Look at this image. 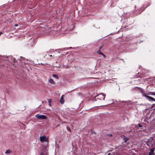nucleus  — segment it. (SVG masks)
I'll return each mask as SVG.
<instances>
[{"label": "nucleus", "mask_w": 155, "mask_h": 155, "mask_svg": "<svg viewBox=\"0 0 155 155\" xmlns=\"http://www.w3.org/2000/svg\"><path fill=\"white\" fill-rule=\"evenodd\" d=\"M134 89L135 90L138 89L140 91V92L142 93L143 96L147 98L149 101H150V100H152L155 101V99L152 97L149 96L145 94L144 93V91L142 89V88L139 87H135Z\"/></svg>", "instance_id": "obj_1"}, {"label": "nucleus", "mask_w": 155, "mask_h": 155, "mask_svg": "<svg viewBox=\"0 0 155 155\" xmlns=\"http://www.w3.org/2000/svg\"><path fill=\"white\" fill-rule=\"evenodd\" d=\"M35 117L38 119L41 120L46 119L47 117L44 115H39L37 114L36 115Z\"/></svg>", "instance_id": "obj_2"}, {"label": "nucleus", "mask_w": 155, "mask_h": 155, "mask_svg": "<svg viewBox=\"0 0 155 155\" xmlns=\"http://www.w3.org/2000/svg\"><path fill=\"white\" fill-rule=\"evenodd\" d=\"M40 141L41 142L47 141L48 140V138L46 137L45 135H43L42 136H41L40 137Z\"/></svg>", "instance_id": "obj_3"}, {"label": "nucleus", "mask_w": 155, "mask_h": 155, "mask_svg": "<svg viewBox=\"0 0 155 155\" xmlns=\"http://www.w3.org/2000/svg\"><path fill=\"white\" fill-rule=\"evenodd\" d=\"M63 95H62L60 98V102L61 104H63L64 103V101L63 98Z\"/></svg>", "instance_id": "obj_4"}, {"label": "nucleus", "mask_w": 155, "mask_h": 155, "mask_svg": "<svg viewBox=\"0 0 155 155\" xmlns=\"http://www.w3.org/2000/svg\"><path fill=\"white\" fill-rule=\"evenodd\" d=\"M150 152L149 153V155H154V149H150Z\"/></svg>", "instance_id": "obj_5"}, {"label": "nucleus", "mask_w": 155, "mask_h": 155, "mask_svg": "<svg viewBox=\"0 0 155 155\" xmlns=\"http://www.w3.org/2000/svg\"><path fill=\"white\" fill-rule=\"evenodd\" d=\"M102 95H101V94L99 95V96H100V97L101 98V99H103V100H104V99H105V97L104 96L105 95H104V93H102L101 94Z\"/></svg>", "instance_id": "obj_6"}, {"label": "nucleus", "mask_w": 155, "mask_h": 155, "mask_svg": "<svg viewBox=\"0 0 155 155\" xmlns=\"http://www.w3.org/2000/svg\"><path fill=\"white\" fill-rule=\"evenodd\" d=\"M49 82L52 84H55V82L54 80L51 78H50L49 80Z\"/></svg>", "instance_id": "obj_7"}, {"label": "nucleus", "mask_w": 155, "mask_h": 155, "mask_svg": "<svg viewBox=\"0 0 155 155\" xmlns=\"http://www.w3.org/2000/svg\"><path fill=\"white\" fill-rule=\"evenodd\" d=\"M52 76L53 77H54V78L57 79H59V77H58V75L57 74H53L52 75Z\"/></svg>", "instance_id": "obj_8"}, {"label": "nucleus", "mask_w": 155, "mask_h": 155, "mask_svg": "<svg viewBox=\"0 0 155 155\" xmlns=\"http://www.w3.org/2000/svg\"><path fill=\"white\" fill-rule=\"evenodd\" d=\"M125 103H126L125 101H120L119 104H118L120 105L119 106H122V104L121 103L125 104Z\"/></svg>", "instance_id": "obj_9"}, {"label": "nucleus", "mask_w": 155, "mask_h": 155, "mask_svg": "<svg viewBox=\"0 0 155 155\" xmlns=\"http://www.w3.org/2000/svg\"><path fill=\"white\" fill-rule=\"evenodd\" d=\"M12 153V151L10 150L9 149L7 150H6V151L5 152V154H7V153Z\"/></svg>", "instance_id": "obj_10"}, {"label": "nucleus", "mask_w": 155, "mask_h": 155, "mask_svg": "<svg viewBox=\"0 0 155 155\" xmlns=\"http://www.w3.org/2000/svg\"><path fill=\"white\" fill-rule=\"evenodd\" d=\"M97 53L100 54H101V55H102V54H103V53L101 52V51H100V50H98L97 51Z\"/></svg>", "instance_id": "obj_11"}, {"label": "nucleus", "mask_w": 155, "mask_h": 155, "mask_svg": "<svg viewBox=\"0 0 155 155\" xmlns=\"http://www.w3.org/2000/svg\"><path fill=\"white\" fill-rule=\"evenodd\" d=\"M149 94L151 95H155V92H150L149 93Z\"/></svg>", "instance_id": "obj_12"}, {"label": "nucleus", "mask_w": 155, "mask_h": 155, "mask_svg": "<svg viewBox=\"0 0 155 155\" xmlns=\"http://www.w3.org/2000/svg\"><path fill=\"white\" fill-rule=\"evenodd\" d=\"M48 102H49V105H51V100L50 99H49L48 100Z\"/></svg>", "instance_id": "obj_13"}, {"label": "nucleus", "mask_w": 155, "mask_h": 155, "mask_svg": "<svg viewBox=\"0 0 155 155\" xmlns=\"http://www.w3.org/2000/svg\"><path fill=\"white\" fill-rule=\"evenodd\" d=\"M4 59L6 61H8V57H5Z\"/></svg>", "instance_id": "obj_14"}, {"label": "nucleus", "mask_w": 155, "mask_h": 155, "mask_svg": "<svg viewBox=\"0 0 155 155\" xmlns=\"http://www.w3.org/2000/svg\"><path fill=\"white\" fill-rule=\"evenodd\" d=\"M103 47V45H102L100 47H99V49L98 50H100V51L101 49H102Z\"/></svg>", "instance_id": "obj_15"}, {"label": "nucleus", "mask_w": 155, "mask_h": 155, "mask_svg": "<svg viewBox=\"0 0 155 155\" xmlns=\"http://www.w3.org/2000/svg\"><path fill=\"white\" fill-rule=\"evenodd\" d=\"M124 142H126V137H124Z\"/></svg>", "instance_id": "obj_16"}, {"label": "nucleus", "mask_w": 155, "mask_h": 155, "mask_svg": "<svg viewBox=\"0 0 155 155\" xmlns=\"http://www.w3.org/2000/svg\"><path fill=\"white\" fill-rule=\"evenodd\" d=\"M14 26H15V27H17L18 26V24H15Z\"/></svg>", "instance_id": "obj_17"}, {"label": "nucleus", "mask_w": 155, "mask_h": 155, "mask_svg": "<svg viewBox=\"0 0 155 155\" xmlns=\"http://www.w3.org/2000/svg\"><path fill=\"white\" fill-rule=\"evenodd\" d=\"M102 55L104 57H106V56L104 54H102Z\"/></svg>", "instance_id": "obj_18"}, {"label": "nucleus", "mask_w": 155, "mask_h": 155, "mask_svg": "<svg viewBox=\"0 0 155 155\" xmlns=\"http://www.w3.org/2000/svg\"><path fill=\"white\" fill-rule=\"evenodd\" d=\"M40 155H45L44 154V153H41V154H40Z\"/></svg>", "instance_id": "obj_19"}, {"label": "nucleus", "mask_w": 155, "mask_h": 155, "mask_svg": "<svg viewBox=\"0 0 155 155\" xmlns=\"http://www.w3.org/2000/svg\"><path fill=\"white\" fill-rule=\"evenodd\" d=\"M48 55L49 56H50V57H52V55H50V54H48Z\"/></svg>", "instance_id": "obj_20"}, {"label": "nucleus", "mask_w": 155, "mask_h": 155, "mask_svg": "<svg viewBox=\"0 0 155 155\" xmlns=\"http://www.w3.org/2000/svg\"><path fill=\"white\" fill-rule=\"evenodd\" d=\"M108 135L110 136H112V134H109Z\"/></svg>", "instance_id": "obj_21"}, {"label": "nucleus", "mask_w": 155, "mask_h": 155, "mask_svg": "<svg viewBox=\"0 0 155 155\" xmlns=\"http://www.w3.org/2000/svg\"><path fill=\"white\" fill-rule=\"evenodd\" d=\"M139 127H142V126H141L140 124H139Z\"/></svg>", "instance_id": "obj_22"}, {"label": "nucleus", "mask_w": 155, "mask_h": 155, "mask_svg": "<svg viewBox=\"0 0 155 155\" xmlns=\"http://www.w3.org/2000/svg\"><path fill=\"white\" fill-rule=\"evenodd\" d=\"M72 48L71 47H70L67 48V49H68L69 48Z\"/></svg>", "instance_id": "obj_23"}, {"label": "nucleus", "mask_w": 155, "mask_h": 155, "mask_svg": "<svg viewBox=\"0 0 155 155\" xmlns=\"http://www.w3.org/2000/svg\"><path fill=\"white\" fill-rule=\"evenodd\" d=\"M2 34V32H1V33H0V35H1V34Z\"/></svg>", "instance_id": "obj_24"}, {"label": "nucleus", "mask_w": 155, "mask_h": 155, "mask_svg": "<svg viewBox=\"0 0 155 155\" xmlns=\"http://www.w3.org/2000/svg\"><path fill=\"white\" fill-rule=\"evenodd\" d=\"M49 52H50V51H49V52H46V53H48Z\"/></svg>", "instance_id": "obj_25"}, {"label": "nucleus", "mask_w": 155, "mask_h": 155, "mask_svg": "<svg viewBox=\"0 0 155 155\" xmlns=\"http://www.w3.org/2000/svg\"><path fill=\"white\" fill-rule=\"evenodd\" d=\"M139 78L141 79V77H140V78Z\"/></svg>", "instance_id": "obj_26"}]
</instances>
